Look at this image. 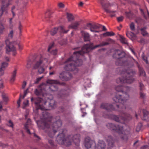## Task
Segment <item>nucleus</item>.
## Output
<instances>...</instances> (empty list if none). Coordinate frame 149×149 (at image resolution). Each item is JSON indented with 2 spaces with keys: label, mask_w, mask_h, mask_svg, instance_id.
<instances>
[{
  "label": "nucleus",
  "mask_w": 149,
  "mask_h": 149,
  "mask_svg": "<svg viewBox=\"0 0 149 149\" xmlns=\"http://www.w3.org/2000/svg\"><path fill=\"white\" fill-rule=\"evenodd\" d=\"M46 96L45 100L47 101H45L43 103V99L39 97H32L31 100L32 103L35 104L37 109L43 110L40 119L37 122V124L40 128L45 130L49 136L52 138L59 130L62 125V122L61 120H58L51 125L54 119L47 111L48 109H46L44 105L47 102L49 107L52 109L56 107V102L53 99V97L52 95L46 94Z\"/></svg>",
  "instance_id": "obj_1"
},
{
  "label": "nucleus",
  "mask_w": 149,
  "mask_h": 149,
  "mask_svg": "<svg viewBox=\"0 0 149 149\" xmlns=\"http://www.w3.org/2000/svg\"><path fill=\"white\" fill-rule=\"evenodd\" d=\"M108 42H102L100 44L93 46V43L87 44L84 45L81 50L74 52L73 55L69 58L65 62V69L68 71H73L77 69V67L81 65L82 60L79 58L80 56H82L85 53L89 52L91 50L98 47L108 45Z\"/></svg>",
  "instance_id": "obj_2"
},
{
  "label": "nucleus",
  "mask_w": 149,
  "mask_h": 149,
  "mask_svg": "<svg viewBox=\"0 0 149 149\" xmlns=\"http://www.w3.org/2000/svg\"><path fill=\"white\" fill-rule=\"evenodd\" d=\"M65 137V135L63 132L58 135L56 141L59 144L68 146L71 145L73 142L76 146H79L80 142L79 134H76L74 136L70 135L66 138Z\"/></svg>",
  "instance_id": "obj_3"
},
{
  "label": "nucleus",
  "mask_w": 149,
  "mask_h": 149,
  "mask_svg": "<svg viewBox=\"0 0 149 149\" xmlns=\"http://www.w3.org/2000/svg\"><path fill=\"white\" fill-rule=\"evenodd\" d=\"M13 34V31L11 30L8 34V38L6 40L5 43L6 45V52L8 53L10 52H13V54L15 56L16 54V47H17L19 49H22V46L18 42H10L9 39H12Z\"/></svg>",
  "instance_id": "obj_4"
},
{
  "label": "nucleus",
  "mask_w": 149,
  "mask_h": 149,
  "mask_svg": "<svg viewBox=\"0 0 149 149\" xmlns=\"http://www.w3.org/2000/svg\"><path fill=\"white\" fill-rule=\"evenodd\" d=\"M56 84L64 86L65 84L64 82L60 83L58 80L48 79L46 81V83L42 84V88L46 91H49L53 92L56 91L58 90V87Z\"/></svg>",
  "instance_id": "obj_5"
},
{
  "label": "nucleus",
  "mask_w": 149,
  "mask_h": 149,
  "mask_svg": "<svg viewBox=\"0 0 149 149\" xmlns=\"http://www.w3.org/2000/svg\"><path fill=\"white\" fill-rule=\"evenodd\" d=\"M12 0H8V3L6 5H3L1 8L0 9V34H3V32L5 30V28L4 26V23L5 22V21L3 20L2 21L1 20V17L2 15L4 13L6 14L8 13V7L10 4H11V2L12 1Z\"/></svg>",
  "instance_id": "obj_6"
},
{
  "label": "nucleus",
  "mask_w": 149,
  "mask_h": 149,
  "mask_svg": "<svg viewBox=\"0 0 149 149\" xmlns=\"http://www.w3.org/2000/svg\"><path fill=\"white\" fill-rule=\"evenodd\" d=\"M35 61L36 63L33 66V69H36L38 68V72L40 74L42 73L45 69L42 66V64L44 63V61L46 62L47 61V60L46 58H43L42 56L40 55L38 56L35 59Z\"/></svg>",
  "instance_id": "obj_7"
},
{
  "label": "nucleus",
  "mask_w": 149,
  "mask_h": 149,
  "mask_svg": "<svg viewBox=\"0 0 149 149\" xmlns=\"http://www.w3.org/2000/svg\"><path fill=\"white\" fill-rule=\"evenodd\" d=\"M106 0H99L98 1L102 5V7L103 9L107 13H109L110 14L111 17H114L115 15V12L116 11H111L109 10L108 8L110 6V5L109 3L104 4V3Z\"/></svg>",
  "instance_id": "obj_8"
},
{
  "label": "nucleus",
  "mask_w": 149,
  "mask_h": 149,
  "mask_svg": "<svg viewBox=\"0 0 149 149\" xmlns=\"http://www.w3.org/2000/svg\"><path fill=\"white\" fill-rule=\"evenodd\" d=\"M84 144L85 147L87 149L89 148H92V149L95 148V142L91 140L89 137H86L85 138Z\"/></svg>",
  "instance_id": "obj_9"
},
{
  "label": "nucleus",
  "mask_w": 149,
  "mask_h": 149,
  "mask_svg": "<svg viewBox=\"0 0 149 149\" xmlns=\"http://www.w3.org/2000/svg\"><path fill=\"white\" fill-rule=\"evenodd\" d=\"M86 26L90 29L91 32L99 33L100 31L97 30L99 29L102 25L98 24L89 23L87 24Z\"/></svg>",
  "instance_id": "obj_10"
},
{
  "label": "nucleus",
  "mask_w": 149,
  "mask_h": 149,
  "mask_svg": "<svg viewBox=\"0 0 149 149\" xmlns=\"http://www.w3.org/2000/svg\"><path fill=\"white\" fill-rule=\"evenodd\" d=\"M105 139L109 148L112 147L114 146V143L116 141V137L111 135H108L105 136Z\"/></svg>",
  "instance_id": "obj_11"
},
{
  "label": "nucleus",
  "mask_w": 149,
  "mask_h": 149,
  "mask_svg": "<svg viewBox=\"0 0 149 149\" xmlns=\"http://www.w3.org/2000/svg\"><path fill=\"white\" fill-rule=\"evenodd\" d=\"M69 30L66 31L65 30L64 28L61 26H59L57 27H55L54 29H52L50 31V34L52 36L54 35L57 32H59L60 33H67Z\"/></svg>",
  "instance_id": "obj_12"
},
{
  "label": "nucleus",
  "mask_w": 149,
  "mask_h": 149,
  "mask_svg": "<svg viewBox=\"0 0 149 149\" xmlns=\"http://www.w3.org/2000/svg\"><path fill=\"white\" fill-rule=\"evenodd\" d=\"M72 77L71 74L70 72H63L60 73L59 77L63 81H67L70 80Z\"/></svg>",
  "instance_id": "obj_13"
},
{
  "label": "nucleus",
  "mask_w": 149,
  "mask_h": 149,
  "mask_svg": "<svg viewBox=\"0 0 149 149\" xmlns=\"http://www.w3.org/2000/svg\"><path fill=\"white\" fill-rule=\"evenodd\" d=\"M70 91L68 88L66 90H62L58 92V96L59 98H64L68 96L69 95Z\"/></svg>",
  "instance_id": "obj_14"
},
{
  "label": "nucleus",
  "mask_w": 149,
  "mask_h": 149,
  "mask_svg": "<svg viewBox=\"0 0 149 149\" xmlns=\"http://www.w3.org/2000/svg\"><path fill=\"white\" fill-rule=\"evenodd\" d=\"M106 146V144L104 141L102 140H99L97 146H95V148L94 149H104Z\"/></svg>",
  "instance_id": "obj_15"
},
{
  "label": "nucleus",
  "mask_w": 149,
  "mask_h": 149,
  "mask_svg": "<svg viewBox=\"0 0 149 149\" xmlns=\"http://www.w3.org/2000/svg\"><path fill=\"white\" fill-rule=\"evenodd\" d=\"M31 124V120L30 119H28L27 120V121L24 125V129L26 130V132L29 134H31L29 129V126Z\"/></svg>",
  "instance_id": "obj_16"
},
{
  "label": "nucleus",
  "mask_w": 149,
  "mask_h": 149,
  "mask_svg": "<svg viewBox=\"0 0 149 149\" xmlns=\"http://www.w3.org/2000/svg\"><path fill=\"white\" fill-rule=\"evenodd\" d=\"M8 65V63L6 62H4L1 64V67L0 68V75L1 76L3 74L4 71L6 67Z\"/></svg>",
  "instance_id": "obj_17"
},
{
  "label": "nucleus",
  "mask_w": 149,
  "mask_h": 149,
  "mask_svg": "<svg viewBox=\"0 0 149 149\" xmlns=\"http://www.w3.org/2000/svg\"><path fill=\"white\" fill-rule=\"evenodd\" d=\"M54 43L53 42L51 43L49 45L48 49V51L54 55H55L57 53V50L56 49L52 50V48L54 47Z\"/></svg>",
  "instance_id": "obj_18"
},
{
  "label": "nucleus",
  "mask_w": 149,
  "mask_h": 149,
  "mask_svg": "<svg viewBox=\"0 0 149 149\" xmlns=\"http://www.w3.org/2000/svg\"><path fill=\"white\" fill-rule=\"evenodd\" d=\"M79 25L80 22H79L76 21L70 25L68 27L69 29L76 30L78 29Z\"/></svg>",
  "instance_id": "obj_19"
},
{
  "label": "nucleus",
  "mask_w": 149,
  "mask_h": 149,
  "mask_svg": "<svg viewBox=\"0 0 149 149\" xmlns=\"http://www.w3.org/2000/svg\"><path fill=\"white\" fill-rule=\"evenodd\" d=\"M82 36L84 41H90V35L88 33L86 32H83L82 33Z\"/></svg>",
  "instance_id": "obj_20"
},
{
  "label": "nucleus",
  "mask_w": 149,
  "mask_h": 149,
  "mask_svg": "<svg viewBox=\"0 0 149 149\" xmlns=\"http://www.w3.org/2000/svg\"><path fill=\"white\" fill-rule=\"evenodd\" d=\"M143 116L142 119L143 120H147L149 118V112L145 109L143 110Z\"/></svg>",
  "instance_id": "obj_21"
},
{
  "label": "nucleus",
  "mask_w": 149,
  "mask_h": 149,
  "mask_svg": "<svg viewBox=\"0 0 149 149\" xmlns=\"http://www.w3.org/2000/svg\"><path fill=\"white\" fill-rule=\"evenodd\" d=\"M70 106L68 105L61 106L59 107V110L62 113H64L67 110L70 108Z\"/></svg>",
  "instance_id": "obj_22"
},
{
  "label": "nucleus",
  "mask_w": 149,
  "mask_h": 149,
  "mask_svg": "<svg viewBox=\"0 0 149 149\" xmlns=\"http://www.w3.org/2000/svg\"><path fill=\"white\" fill-rule=\"evenodd\" d=\"M41 90H38L37 89H36L35 91V93L36 95H40L42 93H45L43 92V91H45L43 89V88H42V85H41ZM45 95H46V94H48L47 93H45Z\"/></svg>",
  "instance_id": "obj_23"
},
{
  "label": "nucleus",
  "mask_w": 149,
  "mask_h": 149,
  "mask_svg": "<svg viewBox=\"0 0 149 149\" xmlns=\"http://www.w3.org/2000/svg\"><path fill=\"white\" fill-rule=\"evenodd\" d=\"M17 70L15 69L12 74L10 81L11 83H13L15 80Z\"/></svg>",
  "instance_id": "obj_24"
},
{
  "label": "nucleus",
  "mask_w": 149,
  "mask_h": 149,
  "mask_svg": "<svg viewBox=\"0 0 149 149\" xmlns=\"http://www.w3.org/2000/svg\"><path fill=\"white\" fill-rule=\"evenodd\" d=\"M146 27H144L142 28L140 30L141 34L144 36H147L148 35V33L146 31Z\"/></svg>",
  "instance_id": "obj_25"
},
{
  "label": "nucleus",
  "mask_w": 149,
  "mask_h": 149,
  "mask_svg": "<svg viewBox=\"0 0 149 149\" xmlns=\"http://www.w3.org/2000/svg\"><path fill=\"white\" fill-rule=\"evenodd\" d=\"M120 40L121 43L124 44H127V41L125 38L122 36H120Z\"/></svg>",
  "instance_id": "obj_26"
},
{
  "label": "nucleus",
  "mask_w": 149,
  "mask_h": 149,
  "mask_svg": "<svg viewBox=\"0 0 149 149\" xmlns=\"http://www.w3.org/2000/svg\"><path fill=\"white\" fill-rule=\"evenodd\" d=\"M67 15L69 21H70L74 20L73 16L71 14L67 13Z\"/></svg>",
  "instance_id": "obj_27"
},
{
  "label": "nucleus",
  "mask_w": 149,
  "mask_h": 149,
  "mask_svg": "<svg viewBox=\"0 0 149 149\" xmlns=\"http://www.w3.org/2000/svg\"><path fill=\"white\" fill-rule=\"evenodd\" d=\"M114 35V33L113 32H107L103 34V35L104 36H113Z\"/></svg>",
  "instance_id": "obj_28"
},
{
  "label": "nucleus",
  "mask_w": 149,
  "mask_h": 149,
  "mask_svg": "<svg viewBox=\"0 0 149 149\" xmlns=\"http://www.w3.org/2000/svg\"><path fill=\"white\" fill-rule=\"evenodd\" d=\"M139 69L140 76H145L146 74L143 68L139 67Z\"/></svg>",
  "instance_id": "obj_29"
},
{
  "label": "nucleus",
  "mask_w": 149,
  "mask_h": 149,
  "mask_svg": "<svg viewBox=\"0 0 149 149\" xmlns=\"http://www.w3.org/2000/svg\"><path fill=\"white\" fill-rule=\"evenodd\" d=\"M140 97V98L144 99L146 97V94L143 92V91H140L139 92Z\"/></svg>",
  "instance_id": "obj_30"
},
{
  "label": "nucleus",
  "mask_w": 149,
  "mask_h": 149,
  "mask_svg": "<svg viewBox=\"0 0 149 149\" xmlns=\"http://www.w3.org/2000/svg\"><path fill=\"white\" fill-rule=\"evenodd\" d=\"M140 91H143L145 89L144 85L141 82L139 83Z\"/></svg>",
  "instance_id": "obj_31"
},
{
  "label": "nucleus",
  "mask_w": 149,
  "mask_h": 149,
  "mask_svg": "<svg viewBox=\"0 0 149 149\" xmlns=\"http://www.w3.org/2000/svg\"><path fill=\"white\" fill-rule=\"evenodd\" d=\"M142 126V125L141 123H139L136 126V131L139 132L140 131Z\"/></svg>",
  "instance_id": "obj_32"
},
{
  "label": "nucleus",
  "mask_w": 149,
  "mask_h": 149,
  "mask_svg": "<svg viewBox=\"0 0 149 149\" xmlns=\"http://www.w3.org/2000/svg\"><path fill=\"white\" fill-rule=\"evenodd\" d=\"M125 14L126 16L129 18L131 17L132 15V13L130 11L129 12H125Z\"/></svg>",
  "instance_id": "obj_33"
},
{
  "label": "nucleus",
  "mask_w": 149,
  "mask_h": 149,
  "mask_svg": "<svg viewBox=\"0 0 149 149\" xmlns=\"http://www.w3.org/2000/svg\"><path fill=\"white\" fill-rule=\"evenodd\" d=\"M130 27L131 30L132 31H134L135 29V25L134 22H132L130 24Z\"/></svg>",
  "instance_id": "obj_34"
},
{
  "label": "nucleus",
  "mask_w": 149,
  "mask_h": 149,
  "mask_svg": "<svg viewBox=\"0 0 149 149\" xmlns=\"http://www.w3.org/2000/svg\"><path fill=\"white\" fill-rule=\"evenodd\" d=\"M48 143L52 147H54V142L52 139H48Z\"/></svg>",
  "instance_id": "obj_35"
},
{
  "label": "nucleus",
  "mask_w": 149,
  "mask_h": 149,
  "mask_svg": "<svg viewBox=\"0 0 149 149\" xmlns=\"http://www.w3.org/2000/svg\"><path fill=\"white\" fill-rule=\"evenodd\" d=\"M29 104V100H26L24 101L23 102L24 106L23 108H24L26 107Z\"/></svg>",
  "instance_id": "obj_36"
},
{
  "label": "nucleus",
  "mask_w": 149,
  "mask_h": 149,
  "mask_svg": "<svg viewBox=\"0 0 149 149\" xmlns=\"http://www.w3.org/2000/svg\"><path fill=\"white\" fill-rule=\"evenodd\" d=\"M2 97L3 100L5 102H7L8 100V97L4 93L2 94Z\"/></svg>",
  "instance_id": "obj_37"
},
{
  "label": "nucleus",
  "mask_w": 149,
  "mask_h": 149,
  "mask_svg": "<svg viewBox=\"0 0 149 149\" xmlns=\"http://www.w3.org/2000/svg\"><path fill=\"white\" fill-rule=\"evenodd\" d=\"M15 6H13L11 8V12L12 13L13 15V17H14L15 16V13L14 11V10L15 9Z\"/></svg>",
  "instance_id": "obj_38"
},
{
  "label": "nucleus",
  "mask_w": 149,
  "mask_h": 149,
  "mask_svg": "<svg viewBox=\"0 0 149 149\" xmlns=\"http://www.w3.org/2000/svg\"><path fill=\"white\" fill-rule=\"evenodd\" d=\"M142 58H143V59L144 60V61L146 63H148V61L147 60V57L144 55H143L142 56Z\"/></svg>",
  "instance_id": "obj_39"
},
{
  "label": "nucleus",
  "mask_w": 149,
  "mask_h": 149,
  "mask_svg": "<svg viewBox=\"0 0 149 149\" xmlns=\"http://www.w3.org/2000/svg\"><path fill=\"white\" fill-rule=\"evenodd\" d=\"M43 77V76H42V77L37 78L36 81H35L34 83L36 84H38Z\"/></svg>",
  "instance_id": "obj_40"
},
{
  "label": "nucleus",
  "mask_w": 149,
  "mask_h": 149,
  "mask_svg": "<svg viewBox=\"0 0 149 149\" xmlns=\"http://www.w3.org/2000/svg\"><path fill=\"white\" fill-rule=\"evenodd\" d=\"M31 61L30 60H29L28 61L26 67L27 68H30L31 66Z\"/></svg>",
  "instance_id": "obj_41"
},
{
  "label": "nucleus",
  "mask_w": 149,
  "mask_h": 149,
  "mask_svg": "<svg viewBox=\"0 0 149 149\" xmlns=\"http://www.w3.org/2000/svg\"><path fill=\"white\" fill-rule=\"evenodd\" d=\"M123 19V17L122 16H121L120 17H118L117 18V20L118 22L122 21Z\"/></svg>",
  "instance_id": "obj_42"
},
{
  "label": "nucleus",
  "mask_w": 149,
  "mask_h": 149,
  "mask_svg": "<svg viewBox=\"0 0 149 149\" xmlns=\"http://www.w3.org/2000/svg\"><path fill=\"white\" fill-rule=\"evenodd\" d=\"M58 6L61 8H63L65 6L63 3H60L58 4Z\"/></svg>",
  "instance_id": "obj_43"
},
{
  "label": "nucleus",
  "mask_w": 149,
  "mask_h": 149,
  "mask_svg": "<svg viewBox=\"0 0 149 149\" xmlns=\"http://www.w3.org/2000/svg\"><path fill=\"white\" fill-rule=\"evenodd\" d=\"M8 125L9 127H11L12 128L13 127V124L10 120H9L8 124Z\"/></svg>",
  "instance_id": "obj_44"
},
{
  "label": "nucleus",
  "mask_w": 149,
  "mask_h": 149,
  "mask_svg": "<svg viewBox=\"0 0 149 149\" xmlns=\"http://www.w3.org/2000/svg\"><path fill=\"white\" fill-rule=\"evenodd\" d=\"M21 96L20 95L19 98V99L17 101V104L18 105V107H19L20 106V103L21 101L20 98H21Z\"/></svg>",
  "instance_id": "obj_45"
},
{
  "label": "nucleus",
  "mask_w": 149,
  "mask_h": 149,
  "mask_svg": "<svg viewBox=\"0 0 149 149\" xmlns=\"http://www.w3.org/2000/svg\"><path fill=\"white\" fill-rule=\"evenodd\" d=\"M28 89H27L26 90H25L24 92V95L23 96V98H24L25 96H26V94L27 93H28Z\"/></svg>",
  "instance_id": "obj_46"
},
{
  "label": "nucleus",
  "mask_w": 149,
  "mask_h": 149,
  "mask_svg": "<svg viewBox=\"0 0 149 149\" xmlns=\"http://www.w3.org/2000/svg\"><path fill=\"white\" fill-rule=\"evenodd\" d=\"M33 135L34 136L35 138H37V140H39L40 139V138L39 137V136H38L37 135H36L35 133H33Z\"/></svg>",
  "instance_id": "obj_47"
},
{
  "label": "nucleus",
  "mask_w": 149,
  "mask_h": 149,
  "mask_svg": "<svg viewBox=\"0 0 149 149\" xmlns=\"http://www.w3.org/2000/svg\"><path fill=\"white\" fill-rule=\"evenodd\" d=\"M26 82L25 81H24L22 86V88L23 89H24L26 85Z\"/></svg>",
  "instance_id": "obj_48"
},
{
  "label": "nucleus",
  "mask_w": 149,
  "mask_h": 149,
  "mask_svg": "<svg viewBox=\"0 0 149 149\" xmlns=\"http://www.w3.org/2000/svg\"><path fill=\"white\" fill-rule=\"evenodd\" d=\"M148 145H145L142 147L140 149H147L148 148Z\"/></svg>",
  "instance_id": "obj_49"
},
{
  "label": "nucleus",
  "mask_w": 149,
  "mask_h": 149,
  "mask_svg": "<svg viewBox=\"0 0 149 149\" xmlns=\"http://www.w3.org/2000/svg\"><path fill=\"white\" fill-rule=\"evenodd\" d=\"M50 13V11L49 10H48L46 13V15H48V17H50V15H49Z\"/></svg>",
  "instance_id": "obj_50"
},
{
  "label": "nucleus",
  "mask_w": 149,
  "mask_h": 149,
  "mask_svg": "<svg viewBox=\"0 0 149 149\" xmlns=\"http://www.w3.org/2000/svg\"><path fill=\"white\" fill-rule=\"evenodd\" d=\"M140 11H141V13L143 15V16L144 17H145L146 19V16H145V15L143 10H142V9H140Z\"/></svg>",
  "instance_id": "obj_51"
},
{
  "label": "nucleus",
  "mask_w": 149,
  "mask_h": 149,
  "mask_svg": "<svg viewBox=\"0 0 149 149\" xmlns=\"http://www.w3.org/2000/svg\"><path fill=\"white\" fill-rule=\"evenodd\" d=\"M0 146L2 147L3 148L5 147L6 146V144H3L1 143H0Z\"/></svg>",
  "instance_id": "obj_52"
},
{
  "label": "nucleus",
  "mask_w": 149,
  "mask_h": 149,
  "mask_svg": "<svg viewBox=\"0 0 149 149\" xmlns=\"http://www.w3.org/2000/svg\"><path fill=\"white\" fill-rule=\"evenodd\" d=\"M5 60L7 61V62H8L10 61V58L8 57H5Z\"/></svg>",
  "instance_id": "obj_53"
},
{
  "label": "nucleus",
  "mask_w": 149,
  "mask_h": 149,
  "mask_svg": "<svg viewBox=\"0 0 149 149\" xmlns=\"http://www.w3.org/2000/svg\"><path fill=\"white\" fill-rule=\"evenodd\" d=\"M3 87V83L2 82H1L0 84V89H2Z\"/></svg>",
  "instance_id": "obj_54"
},
{
  "label": "nucleus",
  "mask_w": 149,
  "mask_h": 149,
  "mask_svg": "<svg viewBox=\"0 0 149 149\" xmlns=\"http://www.w3.org/2000/svg\"><path fill=\"white\" fill-rule=\"evenodd\" d=\"M107 30V29L104 26H103L102 30L103 31H106Z\"/></svg>",
  "instance_id": "obj_55"
},
{
  "label": "nucleus",
  "mask_w": 149,
  "mask_h": 149,
  "mask_svg": "<svg viewBox=\"0 0 149 149\" xmlns=\"http://www.w3.org/2000/svg\"><path fill=\"white\" fill-rule=\"evenodd\" d=\"M2 107V102H0V110L1 109Z\"/></svg>",
  "instance_id": "obj_56"
},
{
  "label": "nucleus",
  "mask_w": 149,
  "mask_h": 149,
  "mask_svg": "<svg viewBox=\"0 0 149 149\" xmlns=\"http://www.w3.org/2000/svg\"><path fill=\"white\" fill-rule=\"evenodd\" d=\"M55 73V71H53L52 72H50L49 74L50 75H52L54 74Z\"/></svg>",
  "instance_id": "obj_57"
},
{
  "label": "nucleus",
  "mask_w": 149,
  "mask_h": 149,
  "mask_svg": "<svg viewBox=\"0 0 149 149\" xmlns=\"http://www.w3.org/2000/svg\"><path fill=\"white\" fill-rule=\"evenodd\" d=\"M21 27H22V26L21 25L20 23H19V26L18 28H19V31H21Z\"/></svg>",
  "instance_id": "obj_58"
},
{
  "label": "nucleus",
  "mask_w": 149,
  "mask_h": 149,
  "mask_svg": "<svg viewBox=\"0 0 149 149\" xmlns=\"http://www.w3.org/2000/svg\"><path fill=\"white\" fill-rule=\"evenodd\" d=\"M126 35L127 37L130 38V33H126Z\"/></svg>",
  "instance_id": "obj_59"
},
{
  "label": "nucleus",
  "mask_w": 149,
  "mask_h": 149,
  "mask_svg": "<svg viewBox=\"0 0 149 149\" xmlns=\"http://www.w3.org/2000/svg\"><path fill=\"white\" fill-rule=\"evenodd\" d=\"M83 3L82 2H81L79 3V5L80 6H83Z\"/></svg>",
  "instance_id": "obj_60"
},
{
  "label": "nucleus",
  "mask_w": 149,
  "mask_h": 149,
  "mask_svg": "<svg viewBox=\"0 0 149 149\" xmlns=\"http://www.w3.org/2000/svg\"><path fill=\"white\" fill-rule=\"evenodd\" d=\"M131 51H132V52L135 55V53L134 52V51L132 49H131Z\"/></svg>",
  "instance_id": "obj_61"
},
{
  "label": "nucleus",
  "mask_w": 149,
  "mask_h": 149,
  "mask_svg": "<svg viewBox=\"0 0 149 149\" xmlns=\"http://www.w3.org/2000/svg\"><path fill=\"white\" fill-rule=\"evenodd\" d=\"M2 54V52L1 51V50H0V57H1Z\"/></svg>",
  "instance_id": "obj_62"
},
{
  "label": "nucleus",
  "mask_w": 149,
  "mask_h": 149,
  "mask_svg": "<svg viewBox=\"0 0 149 149\" xmlns=\"http://www.w3.org/2000/svg\"><path fill=\"white\" fill-rule=\"evenodd\" d=\"M147 13H148V16L149 18V12H148V10H147Z\"/></svg>",
  "instance_id": "obj_63"
},
{
  "label": "nucleus",
  "mask_w": 149,
  "mask_h": 149,
  "mask_svg": "<svg viewBox=\"0 0 149 149\" xmlns=\"http://www.w3.org/2000/svg\"><path fill=\"white\" fill-rule=\"evenodd\" d=\"M138 142V141H136V142H135L134 143V145H135L136 143Z\"/></svg>",
  "instance_id": "obj_64"
}]
</instances>
